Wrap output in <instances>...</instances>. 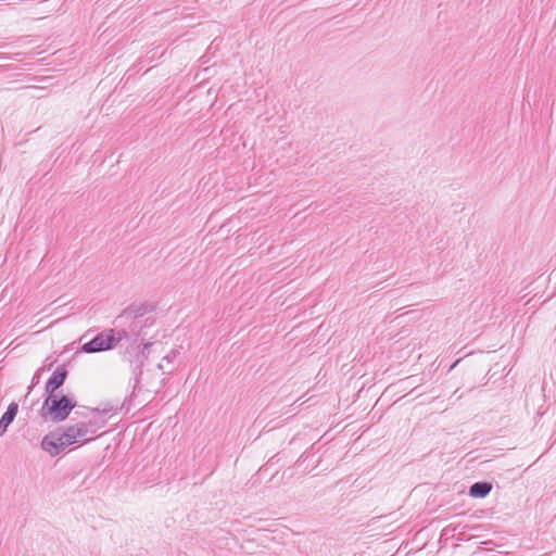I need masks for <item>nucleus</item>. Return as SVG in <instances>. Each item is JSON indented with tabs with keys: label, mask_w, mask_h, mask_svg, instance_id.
I'll list each match as a JSON object with an SVG mask.
<instances>
[{
	"label": "nucleus",
	"mask_w": 556,
	"mask_h": 556,
	"mask_svg": "<svg viewBox=\"0 0 556 556\" xmlns=\"http://www.w3.org/2000/svg\"><path fill=\"white\" fill-rule=\"evenodd\" d=\"M125 329H108L98 333L93 339L84 343L80 350L85 353H98L115 348L124 339H128Z\"/></svg>",
	"instance_id": "f257e3e1"
},
{
	"label": "nucleus",
	"mask_w": 556,
	"mask_h": 556,
	"mask_svg": "<svg viewBox=\"0 0 556 556\" xmlns=\"http://www.w3.org/2000/svg\"><path fill=\"white\" fill-rule=\"evenodd\" d=\"M75 406L76 403L73 402L68 396L62 395L59 397L53 393L48 394V397L42 405V412L47 409L51 420L54 422H60L68 417L70 413Z\"/></svg>",
	"instance_id": "f03ea898"
},
{
	"label": "nucleus",
	"mask_w": 556,
	"mask_h": 556,
	"mask_svg": "<svg viewBox=\"0 0 556 556\" xmlns=\"http://www.w3.org/2000/svg\"><path fill=\"white\" fill-rule=\"evenodd\" d=\"M74 444L66 428L58 429L46 434L41 441V447L51 456H56L66 447Z\"/></svg>",
	"instance_id": "7ed1b4c3"
},
{
	"label": "nucleus",
	"mask_w": 556,
	"mask_h": 556,
	"mask_svg": "<svg viewBox=\"0 0 556 556\" xmlns=\"http://www.w3.org/2000/svg\"><path fill=\"white\" fill-rule=\"evenodd\" d=\"M104 424L105 420H101L100 422L89 420L88 422H78L65 428L74 443H87L91 440L87 437L89 434H94L97 429L101 428Z\"/></svg>",
	"instance_id": "20e7f679"
},
{
	"label": "nucleus",
	"mask_w": 556,
	"mask_h": 556,
	"mask_svg": "<svg viewBox=\"0 0 556 556\" xmlns=\"http://www.w3.org/2000/svg\"><path fill=\"white\" fill-rule=\"evenodd\" d=\"M68 371L64 365L58 366L46 383V392L53 394L66 380Z\"/></svg>",
	"instance_id": "39448f33"
},
{
	"label": "nucleus",
	"mask_w": 556,
	"mask_h": 556,
	"mask_svg": "<svg viewBox=\"0 0 556 556\" xmlns=\"http://www.w3.org/2000/svg\"><path fill=\"white\" fill-rule=\"evenodd\" d=\"M147 359V356H138L135 361H131V378H130V384L132 387V394H135L137 391L142 390V386L140 384V379L142 375V367L144 364V361Z\"/></svg>",
	"instance_id": "423d86ee"
},
{
	"label": "nucleus",
	"mask_w": 556,
	"mask_h": 556,
	"mask_svg": "<svg viewBox=\"0 0 556 556\" xmlns=\"http://www.w3.org/2000/svg\"><path fill=\"white\" fill-rule=\"evenodd\" d=\"M18 412V405L15 402H12L9 404L5 413L2 415L0 419V437H2L7 430L8 427L13 422L14 418L16 417Z\"/></svg>",
	"instance_id": "0eeeda50"
},
{
	"label": "nucleus",
	"mask_w": 556,
	"mask_h": 556,
	"mask_svg": "<svg viewBox=\"0 0 556 556\" xmlns=\"http://www.w3.org/2000/svg\"><path fill=\"white\" fill-rule=\"evenodd\" d=\"M492 491V484L486 481H478L475 482L469 488V495L475 498H483L490 494Z\"/></svg>",
	"instance_id": "6e6552de"
},
{
	"label": "nucleus",
	"mask_w": 556,
	"mask_h": 556,
	"mask_svg": "<svg viewBox=\"0 0 556 556\" xmlns=\"http://www.w3.org/2000/svg\"><path fill=\"white\" fill-rule=\"evenodd\" d=\"M141 329H142V325L140 321H132L129 325V328L125 329L129 336L128 339H126V340L131 342V345L137 344Z\"/></svg>",
	"instance_id": "1a4fd4ad"
},
{
	"label": "nucleus",
	"mask_w": 556,
	"mask_h": 556,
	"mask_svg": "<svg viewBox=\"0 0 556 556\" xmlns=\"http://www.w3.org/2000/svg\"><path fill=\"white\" fill-rule=\"evenodd\" d=\"M151 345L152 343L150 342L143 343L142 345L138 344L136 348L131 345L130 349H127V353L130 354L131 351L136 350V358L138 356H147L146 353L149 351Z\"/></svg>",
	"instance_id": "9d476101"
},
{
	"label": "nucleus",
	"mask_w": 556,
	"mask_h": 556,
	"mask_svg": "<svg viewBox=\"0 0 556 556\" xmlns=\"http://www.w3.org/2000/svg\"><path fill=\"white\" fill-rule=\"evenodd\" d=\"M160 384L147 383V390L149 392H157Z\"/></svg>",
	"instance_id": "9b49d317"
},
{
	"label": "nucleus",
	"mask_w": 556,
	"mask_h": 556,
	"mask_svg": "<svg viewBox=\"0 0 556 556\" xmlns=\"http://www.w3.org/2000/svg\"><path fill=\"white\" fill-rule=\"evenodd\" d=\"M41 370H42V369H39V370L34 375V377H33V384H36V383H38V382H39V379H40V371H41Z\"/></svg>",
	"instance_id": "f8f14e48"
},
{
	"label": "nucleus",
	"mask_w": 556,
	"mask_h": 556,
	"mask_svg": "<svg viewBox=\"0 0 556 556\" xmlns=\"http://www.w3.org/2000/svg\"><path fill=\"white\" fill-rule=\"evenodd\" d=\"M101 412L104 414H109L112 412V407H104Z\"/></svg>",
	"instance_id": "ddd939ff"
},
{
	"label": "nucleus",
	"mask_w": 556,
	"mask_h": 556,
	"mask_svg": "<svg viewBox=\"0 0 556 556\" xmlns=\"http://www.w3.org/2000/svg\"><path fill=\"white\" fill-rule=\"evenodd\" d=\"M163 359H166V361L170 362L172 357H170V355H166Z\"/></svg>",
	"instance_id": "4468645a"
},
{
	"label": "nucleus",
	"mask_w": 556,
	"mask_h": 556,
	"mask_svg": "<svg viewBox=\"0 0 556 556\" xmlns=\"http://www.w3.org/2000/svg\"><path fill=\"white\" fill-rule=\"evenodd\" d=\"M458 362L459 361H456L455 363H453L452 368H454Z\"/></svg>",
	"instance_id": "2eb2a0df"
},
{
	"label": "nucleus",
	"mask_w": 556,
	"mask_h": 556,
	"mask_svg": "<svg viewBox=\"0 0 556 556\" xmlns=\"http://www.w3.org/2000/svg\"><path fill=\"white\" fill-rule=\"evenodd\" d=\"M157 368H159V369H163V365H162V364H159V365H157Z\"/></svg>",
	"instance_id": "dca6fc26"
}]
</instances>
